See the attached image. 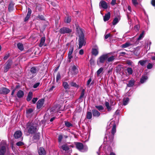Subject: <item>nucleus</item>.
<instances>
[{"instance_id":"obj_27","label":"nucleus","mask_w":155,"mask_h":155,"mask_svg":"<svg viewBox=\"0 0 155 155\" xmlns=\"http://www.w3.org/2000/svg\"><path fill=\"white\" fill-rule=\"evenodd\" d=\"M33 93L32 92L30 91L28 95L26 100L27 101H29L31 100L32 98Z\"/></svg>"},{"instance_id":"obj_53","label":"nucleus","mask_w":155,"mask_h":155,"mask_svg":"<svg viewBox=\"0 0 155 155\" xmlns=\"http://www.w3.org/2000/svg\"><path fill=\"white\" fill-rule=\"evenodd\" d=\"M153 67V65L150 63H149L147 66V68L148 69H150Z\"/></svg>"},{"instance_id":"obj_47","label":"nucleus","mask_w":155,"mask_h":155,"mask_svg":"<svg viewBox=\"0 0 155 155\" xmlns=\"http://www.w3.org/2000/svg\"><path fill=\"white\" fill-rule=\"evenodd\" d=\"M70 84L72 87H74L76 88H78L79 87L78 85H77L76 83L74 82H71Z\"/></svg>"},{"instance_id":"obj_19","label":"nucleus","mask_w":155,"mask_h":155,"mask_svg":"<svg viewBox=\"0 0 155 155\" xmlns=\"http://www.w3.org/2000/svg\"><path fill=\"white\" fill-rule=\"evenodd\" d=\"M38 153L39 155H45L46 154V151L42 147H40L38 149Z\"/></svg>"},{"instance_id":"obj_39","label":"nucleus","mask_w":155,"mask_h":155,"mask_svg":"<svg viewBox=\"0 0 155 155\" xmlns=\"http://www.w3.org/2000/svg\"><path fill=\"white\" fill-rule=\"evenodd\" d=\"M131 44L129 42H126L124 44H123L121 45V47L123 48H125L128 47Z\"/></svg>"},{"instance_id":"obj_32","label":"nucleus","mask_w":155,"mask_h":155,"mask_svg":"<svg viewBox=\"0 0 155 155\" xmlns=\"http://www.w3.org/2000/svg\"><path fill=\"white\" fill-rule=\"evenodd\" d=\"M62 85L65 89H69L70 88L67 82H63Z\"/></svg>"},{"instance_id":"obj_14","label":"nucleus","mask_w":155,"mask_h":155,"mask_svg":"<svg viewBox=\"0 0 155 155\" xmlns=\"http://www.w3.org/2000/svg\"><path fill=\"white\" fill-rule=\"evenodd\" d=\"M34 110L32 108H29L26 110V116L27 117H31L32 116V113Z\"/></svg>"},{"instance_id":"obj_34","label":"nucleus","mask_w":155,"mask_h":155,"mask_svg":"<svg viewBox=\"0 0 155 155\" xmlns=\"http://www.w3.org/2000/svg\"><path fill=\"white\" fill-rule=\"evenodd\" d=\"M92 54L96 56L98 54V51L96 48H93L92 49Z\"/></svg>"},{"instance_id":"obj_9","label":"nucleus","mask_w":155,"mask_h":155,"mask_svg":"<svg viewBox=\"0 0 155 155\" xmlns=\"http://www.w3.org/2000/svg\"><path fill=\"white\" fill-rule=\"evenodd\" d=\"M6 151V144H0V155H5Z\"/></svg>"},{"instance_id":"obj_4","label":"nucleus","mask_w":155,"mask_h":155,"mask_svg":"<svg viewBox=\"0 0 155 155\" xmlns=\"http://www.w3.org/2000/svg\"><path fill=\"white\" fill-rule=\"evenodd\" d=\"M59 32L61 34H70L72 32V30L68 27H63L60 29Z\"/></svg>"},{"instance_id":"obj_31","label":"nucleus","mask_w":155,"mask_h":155,"mask_svg":"<svg viewBox=\"0 0 155 155\" xmlns=\"http://www.w3.org/2000/svg\"><path fill=\"white\" fill-rule=\"evenodd\" d=\"M92 117V113L90 111H87L86 114V118L88 119H91Z\"/></svg>"},{"instance_id":"obj_24","label":"nucleus","mask_w":155,"mask_h":155,"mask_svg":"<svg viewBox=\"0 0 155 155\" xmlns=\"http://www.w3.org/2000/svg\"><path fill=\"white\" fill-rule=\"evenodd\" d=\"M105 105L108 111H110L112 110V108L111 107V105H110V104L108 102L105 101Z\"/></svg>"},{"instance_id":"obj_18","label":"nucleus","mask_w":155,"mask_h":155,"mask_svg":"<svg viewBox=\"0 0 155 155\" xmlns=\"http://www.w3.org/2000/svg\"><path fill=\"white\" fill-rule=\"evenodd\" d=\"M62 149L65 151L68 150V153H71L72 152V149H70L67 144L63 145L61 147Z\"/></svg>"},{"instance_id":"obj_5","label":"nucleus","mask_w":155,"mask_h":155,"mask_svg":"<svg viewBox=\"0 0 155 155\" xmlns=\"http://www.w3.org/2000/svg\"><path fill=\"white\" fill-rule=\"evenodd\" d=\"M39 70L38 68L36 67H33L31 68L30 69V71L32 74H30V76L29 78H30L31 79L35 76L38 72Z\"/></svg>"},{"instance_id":"obj_8","label":"nucleus","mask_w":155,"mask_h":155,"mask_svg":"<svg viewBox=\"0 0 155 155\" xmlns=\"http://www.w3.org/2000/svg\"><path fill=\"white\" fill-rule=\"evenodd\" d=\"M74 50V46H71L70 47L69 49V51L68 54V58L69 59L68 62H70L71 60V58H73V56L72 55V54Z\"/></svg>"},{"instance_id":"obj_17","label":"nucleus","mask_w":155,"mask_h":155,"mask_svg":"<svg viewBox=\"0 0 155 155\" xmlns=\"http://www.w3.org/2000/svg\"><path fill=\"white\" fill-rule=\"evenodd\" d=\"M31 9L29 8H28V12L27 15L25 18L24 21L25 22L27 21L30 17L31 16Z\"/></svg>"},{"instance_id":"obj_7","label":"nucleus","mask_w":155,"mask_h":155,"mask_svg":"<svg viewBox=\"0 0 155 155\" xmlns=\"http://www.w3.org/2000/svg\"><path fill=\"white\" fill-rule=\"evenodd\" d=\"M114 138V135L112 134H110L108 135V136H106L104 137V141H106L107 145H110L111 144L113 141Z\"/></svg>"},{"instance_id":"obj_59","label":"nucleus","mask_w":155,"mask_h":155,"mask_svg":"<svg viewBox=\"0 0 155 155\" xmlns=\"http://www.w3.org/2000/svg\"><path fill=\"white\" fill-rule=\"evenodd\" d=\"M111 35L110 33H109L107 34L106 35H105L104 38L105 39H107L109 37H110Z\"/></svg>"},{"instance_id":"obj_42","label":"nucleus","mask_w":155,"mask_h":155,"mask_svg":"<svg viewBox=\"0 0 155 155\" xmlns=\"http://www.w3.org/2000/svg\"><path fill=\"white\" fill-rule=\"evenodd\" d=\"M144 31H143L142 33L140 34L139 37L137 38V40L139 41L142 39V38L143 37V35H144Z\"/></svg>"},{"instance_id":"obj_12","label":"nucleus","mask_w":155,"mask_h":155,"mask_svg":"<svg viewBox=\"0 0 155 155\" xmlns=\"http://www.w3.org/2000/svg\"><path fill=\"white\" fill-rule=\"evenodd\" d=\"M45 101V99L42 98L39 99L37 103V107L38 109H40L43 106Z\"/></svg>"},{"instance_id":"obj_22","label":"nucleus","mask_w":155,"mask_h":155,"mask_svg":"<svg viewBox=\"0 0 155 155\" xmlns=\"http://www.w3.org/2000/svg\"><path fill=\"white\" fill-rule=\"evenodd\" d=\"M77 66L73 65L72 68V70L73 71V74L74 75L77 74L78 72V70L77 67Z\"/></svg>"},{"instance_id":"obj_35","label":"nucleus","mask_w":155,"mask_h":155,"mask_svg":"<svg viewBox=\"0 0 155 155\" xmlns=\"http://www.w3.org/2000/svg\"><path fill=\"white\" fill-rule=\"evenodd\" d=\"M115 56L112 55L110 57H108L107 58V61L108 62L113 61L115 59Z\"/></svg>"},{"instance_id":"obj_2","label":"nucleus","mask_w":155,"mask_h":155,"mask_svg":"<svg viewBox=\"0 0 155 155\" xmlns=\"http://www.w3.org/2000/svg\"><path fill=\"white\" fill-rule=\"evenodd\" d=\"M79 30L80 33L79 35V47L78 48H81L82 46L86 44V41L84 39V35L83 31V29L82 28H79Z\"/></svg>"},{"instance_id":"obj_37","label":"nucleus","mask_w":155,"mask_h":155,"mask_svg":"<svg viewBox=\"0 0 155 155\" xmlns=\"http://www.w3.org/2000/svg\"><path fill=\"white\" fill-rule=\"evenodd\" d=\"M95 107L99 111H102L104 110V107L102 105H96L95 106Z\"/></svg>"},{"instance_id":"obj_13","label":"nucleus","mask_w":155,"mask_h":155,"mask_svg":"<svg viewBox=\"0 0 155 155\" xmlns=\"http://www.w3.org/2000/svg\"><path fill=\"white\" fill-rule=\"evenodd\" d=\"M99 6L100 8L106 9L108 7L107 4L104 0H101L99 3Z\"/></svg>"},{"instance_id":"obj_11","label":"nucleus","mask_w":155,"mask_h":155,"mask_svg":"<svg viewBox=\"0 0 155 155\" xmlns=\"http://www.w3.org/2000/svg\"><path fill=\"white\" fill-rule=\"evenodd\" d=\"M10 92V90L5 87L0 88V94H7Z\"/></svg>"},{"instance_id":"obj_25","label":"nucleus","mask_w":155,"mask_h":155,"mask_svg":"<svg viewBox=\"0 0 155 155\" xmlns=\"http://www.w3.org/2000/svg\"><path fill=\"white\" fill-rule=\"evenodd\" d=\"M148 77L147 76L143 75L140 78V82L141 84L144 83L147 79Z\"/></svg>"},{"instance_id":"obj_6","label":"nucleus","mask_w":155,"mask_h":155,"mask_svg":"<svg viewBox=\"0 0 155 155\" xmlns=\"http://www.w3.org/2000/svg\"><path fill=\"white\" fill-rule=\"evenodd\" d=\"M109 57L108 54H103L100 56L98 58L97 61V63L98 64V61L101 63H104L105 61L107 60V58Z\"/></svg>"},{"instance_id":"obj_28","label":"nucleus","mask_w":155,"mask_h":155,"mask_svg":"<svg viewBox=\"0 0 155 155\" xmlns=\"http://www.w3.org/2000/svg\"><path fill=\"white\" fill-rule=\"evenodd\" d=\"M45 41V37H42L40 40V43L39 45V46L41 47L44 45V44Z\"/></svg>"},{"instance_id":"obj_55","label":"nucleus","mask_w":155,"mask_h":155,"mask_svg":"<svg viewBox=\"0 0 155 155\" xmlns=\"http://www.w3.org/2000/svg\"><path fill=\"white\" fill-rule=\"evenodd\" d=\"M38 98L37 97L33 98L32 99V101L33 104H35L36 102L38 100Z\"/></svg>"},{"instance_id":"obj_50","label":"nucleus","mask_w":155,"mask_h":155,"mask_svg":"<svg viewBox=\"0 0 155 155\" xmlns=\"http://www.w3.org/2000/svg\"><path fill=\"white\" fill-rule=\"evenodd\" d=\"M16 145L18 146H21L24 145V143L21 141H19L16 143Z\"/></svg>"},{"instance_id":"obj_1","label":"nucleus","mask_w":155,"mask_h":155,"mask_svg":"<svg viewBox=\"0 0 155 155\" xmlns=\"http://www.w3.org/2000/svg\"><path fill=\"white\" fill-rule=\"evenodd\" d=\"M26 128L29 134H33L38 129L36 125L31 122H28L26 124Z\"/></svg>"},{"instance_id":"obj_51","label":"nucleus","mask_w":155,"mask_h":155,"mask_svg":"<svg viewBox=\"0 0 155 155\" xmlns=\"http://www.w3.org/2000/svg\"><path fill=\"white\" fill-rule=\"evenodd\" d=\"M63 138V136L62 135H60L58 137V141L59 143H61Z\"/></svg>"},{"instance_id":"obj_26","label":"nucleus","mask_w":155,"mask_h":155,"mask_svg":"<svg viewBox=\"0 0 155 155\" xmlns=\"http://www.w3.org/2000/svg\"><path fill=\"white\" fill-rule=\"evenodd\" d=\"M18 97L19 98H21L23 97L24 95V92L21 90H19L17 94Z\"/></svg>"},{"instance_id":"obj_23","label":"nucleus","mask_w":155,"mask_h":155,"mask_svg":"<svg viewBox=\"0 0 155 155\" xmlns=\"http://www.w3.org/2000/svg\"><path fill=\"white\" fill-rule=\"evenodd\" d=\"M110 16V12H108L107 14H105V15L104 17V21H108Z\"/></svg>"},{"instance_id":"obj_49","label":"nucleus","mask_w":155,"mask_h":155,"mask_svg":"<svg viewBox=\"0 0 155 155\" xmlns=\"http://www.w3.org/2000/svg\"><path fill=\"white\" fill-rule=\"evenodd\" d=\"M71 20V18L70 16H68L67 17L65 21V22L69 23L70 22Z\"/></svg>"},{"instance_id":"obj_57","label":"nucleus","mask_w":155,"mask_h":155,"mask_svg":"<svg viewBox=\"0 0 155 155\" xmlns=\"http://www.w3.org/2000/svg\"><path fill=\"white\" fill-rule=\"evenodd\" d=\"M9 56V54H6L3 58V59L5 60H6L8 59V58Z\"/></svg>"},{"instance_id":"obj_41","label":"nucleus","mask_w":155,"mask_h":155,"mask_svg":"<svg viewBox=\"0 0 155 155\" xmlns=\"http://www.w3.org/2000/svg\"><path fill=\"white\" fill-rule=\"evenodd\" d=\"M84 92H85V89H83L81 91V95L78 98L79 100H81V99L82 98V97H83L84 96Z\"/></svg>"},{"instance_id":"obj_38","label":"nucleus","mask_w":155,"mask_h":155,"mask_svg":"<svg viewBox=\"0 0 155 155\" xmlns=\"http://www.w3.org/2000/svg\"><path fill=\"white\" fill-rule=\"evenodd\" d=\"M126 70L127 71L128 73L130 75H131L133 73V70L131 68H127Z\"/></svg>"},{"instance_id":"obj_58","label":"nucleus","mask_w":155,"mask_h":155,"mask_svg":"<svg viewBox=\"0 0 155 155\" xmlns=\"http://www.w3.org/2000/svg\"><path fill=\"white\" fill-rule=\"evenodd\" d=\"M92 81V79H91V78H90L89 79V80H88V81H87V86H88L90 83L91 82V81Z\"/></svg>"},{"instance_id":"obj_44","label":"nucleus","mask_w":155,"mask_h":155,"mask_svg":"<svg viewBox=\"0 0 155 155\" xmlns=\"http://www.w3.org/2000/svg\"><path fill=\"white\" fill-rule=\"evenodd\" d=\"M103 71V68H101L97 71V74L98 76L99 74L102 72Z\"/></svg>"},{"instance_id":"obj_43","label":"nucleus","mask_w":155,"mask_h":155,"mask_svg":"<svg viewBox=\"0 0 155 155\" xmlns=\"http://www.w3.org/2000/svg\"><path fill=\"white\" fill-rule=\"evenodd\" d=\"M118 22V19L117 17L115 18L112 22V24L113 25H116Z\"/></svg>"},{"instance_id":"obj_63","label":"nucleus","mask_w":155,"mask_h":155,"mask_svg":"<svg viewBox=\"0 0 155 155\" xmlns=\"http://www.w3.org/2000/svg\"><path fill=\"white\" fill-rule=\"evenodd\" d=\"M55 88V87L54 86H52L49 89V91H51L53 90V89Z\"/></svg>"},{"instance_id":"obj_45","label":"nucleus","mask_w":155,"mask_h":155,"mask_svg":"<svg viewBox=\"0 0 155 155\" xmlns=\"http://www.w3.org/2000/svg\"><path fill=\"white\" fill-rule=\"evenodd\" d=\"M147 62V60H141L139 61L138 63L141 65L143 66Z\"/></svg>"},{"instance_id":"obj_62","label":"nucleus","mask_w":155,"mask_h":155,"mask_svg":"<svg viewBox=\"0 0 155 155\" xmlns=\"http://www.w3.org/2000/svg\"><path fill=\"white\" fill-rule=\"evenodd\" d=\"M151 4L153 6H155V0H152Z\"/></svg>"},{"instance_id":"obj_48","label":"nucleus","mask_w":155,"mask_h":155,"mask_svg":"<svg viewBox=\"0 0 155 155\" xmlns=\"http://www.w3.org/2000/svg\"><path fill=\"white\" fill-rule=\"evenodd\" d=\"M37 18L41 20H45L44 17L42 15H38L37 17Z\"/></svg>"},{"instance_id":"obj_52","label":"nucleus","mask_w":155,"mask_h":155,"mask_svg":"<svg viewBox=\"0 0 155 155\" xmlns=\"http://www.w3.org/2000/svg\"><path fill=\"white\" fill-rule=\"evenodd\" d=\"M40 82H37L33 86V87L34 88H37L40 85Z\"/></svg>"},{"instance_id":"obj_60","label":"nucleus","mask_w":155,"mask_h":155,"mask_svg":"<svg viewBox=\"0 0 155 155\" xmlns=\"http://www.w3.org/2000/svg\"><path fill=\"white\" fill-rule=\"evenodd\" d=\"M116 4V0H112L110 4L114 5Z\"/></svg>"},{"instance_id":"obj_54","label":"nucleus","mask_w":155,"mask_h":155,"mask_svg":"<svg viewBox=\"0 0 155 155\" xmlns=\"http://www.w3.org/2000/svg\"><path fill=\"white\" fill-rule=\"evenodd\" d=\"M132 2L133 4L134 5H136L138 4V3L137 1V0H132Z\"/></svg>"},{"instance_id":"obj_16","label":"nucleus","mask_w":155,"mask_h":155,"mask_svg":"<svg viewBox=\"0 0 155 155\" xmlns=\"http://www.w3.org/2000/svg\"><path fill=\"white\" fill-rule=\"evenodd\" d=\"M41 136L40 134L39 133L35 134L32 137L33 140L35 142H38L40 139Z\"/></svg>"},{"instance_id":"obj_46","label":"nucleus","mask_w":155,"mask_h":155,"mask_svg":"<svg viewBox=\"0 0 155 155\" xmlns=\"http://www.w3.org/2000/svg\"><path fill=\"white\" fill-rule=\"evenodd\" d=\"M61 76L59 72H58L56 78V81L57 82H58V81L61 79Z\"/></svg>"},{"instance_id":"obj_29","label":"nucleus","mask_w":155,"mask_h":155,"mask_svg":"<svg viewBox=\"0 0 155 155\" xmlns=\"http://www.w3.org/2000/svg\"><path fill=\"white\" fill-rule=\"evenodd\" d=\"M116 132V125L115 123H114L113 125V127L111 130V134L114 135L115 133Z\"/></svg>"},{"instance_id":"obj_36","label":"nucleus","mask_w":155,"mask_h":155,"mask_svg":"<svg viewBox=\"0 0 155 155\" xmlns=\"http://www.w3.org/2000/svg\"><path fill=\"white\" fill-rule=\"evenodd\" d=\"M65 125L67 127H73V125L68 121H64Z\"/></svg>"},{"instance_id":"obj_20","label":"nucleus","mask_w":155,"mask_h":155,"mask_svg":"<svg viewBox=\"0 0 155 155\" xmlns=\"http://www.w3.org/2000/svg\"><path fill=\"white\" fill-rule=\"evenodd\" d=\"M92 112L93 116L94 117H98L100 115V112L95 109H93L92 110Z\"/></svg>"},{"instance_id":"obj_15","label":"nucleus","mask_w":155,"mask_h":155,"mask_svg":"<svg viewBox=\"0 0 155 155\" xmlns=\"http://www.w3.org/2000/svg\"><path fill=\"white\" fill-rule=\"evenodd\" d=\"M22 135V133L20 130H17L15 133L14 137L15 139H18L21 137Z\"/></svg>"},{"instance_id":"obj_56","label":"nucleus","mask_w":155,"mask_h":155,"mask_svg":"<svg viewBox=\"0 0 155 155\" xmlns=\"http://www.w3.org/2000/svg\"><path fill=\"white\" fill-rule=\"evenodd\" d=\"M132 62L130 60H128L126 61V63L128 65H131L132 64Z\"/></svg>"},{"instance_id":"obj_40","label":"nucleus","mask_w":155,"mask_h":155,"mask_svg":"<svg viewBox=\"0 0 155 155\" xmlns=\"http://www.w3.org/2000/svg\"><path fill=\"white\" fill-rule=\"evenodd\" d=\"M129 101V99L128 97H127L126 98L124 99L123 101V105L124 106L127 105Z\"/></svg>"},{"instance_id":"obj_33","label":"nucleus","mask_w":155,"mask_h":155,"mask_svg":"<svg viewBox=\"0 0 155 155\" xmlns=\"http://www.w3.org/2000/svg\"><path fill=\"white\" fill-rule=\"evenodd\" d=\"M14 9V5L12 3H11L9 5L8 10L9 12L12 11Z\"/></svg>"},{"instance_id":"obj_21","label":"nucleus","mask_w":155,"mask_h":155,"mask_svg":"<svg viewBox=\"0 0 155 155\" xmlns=\"http://www.w3.org/2000/svg\"><path fill=\"white\" fill-rule=\"evenodd\" d=\"M135 83V81L133 78L129 81L128 83L127 84V86L129 87H132L134 85Z\"/></svg>"},{"instance_id":"obj_10","label":"nucleus","mask_w":155,"mask_h":155,"mask_svg":"<svg viewBox=\"0 0 155 155\" xmlns=\"http://www.w3.org/2000/svg\"><path fill=\"white\" fill-rule=\"evenodd\" d=\"M76 148L80 151L84 149V146L83 144L80 142H75L74 143Z\"/></svg>"},{"instance_id":"obj_64","label":"nucleus","mask_w":155,"mask_h":155,"mask_svg":"<svg viewBox=\"0 0 155 155\" xmlns=\"http://www.w3.org/2000/svg\"><path fill=\"white\" fill-rule=\"evenodd\" d=\"M90 63L91 64L94 63V61L93 58H91L90 60Z\"/></svg>"},{"instance_id":"obj_3","label":"nucleus","mask_w":155,"mask_h":155,"mask_svg":"<svg viewBox=\"0 0 155 155\" xmlns=\"http://www.w3.org/2000/svg\"><path fill=\"white\" fill-rule=\"evenodd\" d=\"M13 64V61L12 59H9L4 65L3 72L4 73L7 72L10 69Z\"/></svg>"},{"instance_id":"obj_61","label":"nucleus","mask_w":155,"mask_h":155,"mask_svg":"<svg viewBox=\"0 0 155 155\" xmlns=\"http://www.w3.org/2000/svg\"><path fill=\"white\" fill-rule=\"evenodd\" d=\"M84 51L83 49H81L79 51V54L80 55H83L84 54Z\"/></svg>"},{"instance_id":"obj_30","label":"nucleus","mask_w":155,"mask_h":155,"mask_svg":"<svg viewBox=\"0 0 155 155\" xmlns=\"http://www.w3.org/2000/svg\"><path fill=\"white\" fill-rule=\"evenodd\" d=\"M17 47L21 51L23 50L24 49L23 45L22 43H18L17 44Z\"/></svg>"}]
</instances>
